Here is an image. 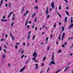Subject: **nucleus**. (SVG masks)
Returning a JSON list of instances; mask_svg holds the SVG:
<instances>
[{
	"mask_svg": "<svg viewBox=\"0 0 73 73\" xmlns=\"http://www.w3.org/2000/svg\"><path fill=\"white\" fill-rule=\"evenodd\" d=\"M54 56L53 54L52 55V60H53V59H54Z\"/></svg>",
	"mask_w": 73,
	"mask_h": 73,
	"instance_id": "nucleus-22",
	"label": "nucleus"
},
{
	"mask_svg": "<svg viewBox=\"0 0 73 73\" xmlns=\"http://www.w3.org/2000/svg\"><path fill=\"white\" fill-rule=\"evenodd\" d=\"M24 54H23L22 56H21V58H23L24 57Z\"/></svg>",
	"mask_w": 73,
	"mask_h": 73,
	"instance_id": "nucleus-37",
	"label": "nucleus"
},
{
	"mask_svg": "<svg viewBox=\"0 0 73 73\" xmlns=\"http://www.w3.org/2000/svg\"><path fill=\"white\" fill-rule=\"evenodd\" d=\"M62 47H63V48H65V46L64 44H62Z\"/></svg>",
	"mask_w": 73,
	"mask_h": 73,
	"instance_id": "nucleus-41",
	"label": "nucleus"
},
{
	"mask_svg": "<svg viewBox=\"0 0 73 73\" xmlns=\"http://www.w3.org/2000/svg\"><path fill=\"white\" fill-rule=\"evenodd\" d=\"M61 52V50H60L58 51V53H60Z\"/></svg>",
	"mask_w": 73,
	"mask_h": 73,
	"instance_id": "nucleus-32",
	"label": "nucleus"
},
{
	"mask_svg": "<svg viewBox=\"0 0 73 73\" xmlns=\"http://www.w3.org/2000/svg\"><path fill=\"white\" fill-rule=\"evenodd\" d=\"M14 23H15L14 22H13L12 24H11V27H13V25L14 24Z\"/></svg>",
	"mask_w": 73,
	"mask_h": 73,
	"instance_id": "nucleus-23",
	"label": "nucleus"
},
{
	"mask_svg": "<svg viewBox=\"0 0 73 73\" xmlns=\"http://www.w3.org/2000/svg\"><path fill=\"white\" fill-rule=\"evenodd\" d=\"M5 57V55L4 54H3L2 56V58H4Z\"/></svg>",
	"mask_w": 73,
	"mask_h": 73,
	"instance_id": "nucleus-13",
	"label": "nucleus"
},
{
	"mask_svg": "<svg viewBox=\"0 0 73 73\" xmlns=\"http://www.w3.org/2000/svg\"><path fill=\"white\" fill-rule=\"evenodd\" d=\"M49 68H48L46 72H48V71H49Z\"/></svg>",
	"mask_w": 73,
	"mask_h": 73,
	"instance_id": "nucleus-42",
	"label": "nucleus"
},
{
	"mask_svg": "<svg viewBox=\"0 0 73 73\" xmlns=\"http://www.w3.org/2000/svg\"><path fill=\"white\" fill-rule=\"evenodd\" d=\"M4 46L5 48H6V49H7V45L4 44Z\"/></svg>",
	"mask_w": 73,
	"mask_h": 73,
	"instance_id": "nucleus-15",
	"label": "nucleus"
},
{
	"mask_svg": "<svg viewBox=\"0 0 73 73\" xmlns=\"http://www.w3.org/2000/svg\"><path fill=\"white\" fill-rule=\"evenodd\" d=\"M35 8L36 9H38V7L37 6H36L35 7Z\"/></svg>",
	"mask_w": 73,
	"mask_h": 73,
	"instance_id": "nucleus-51",
	"label": "nucleus"
},
{
	"mask_svg": "<svg viewBox=\"0 0 73 73\" xmlns=\"http://www.w3.org/2000/svg\"><path fill=\"white\" fill-rule=\"evenodd\" d=\"M66 21H67V17H66L65 18V20L64 21L65 23H66Z\"/></svg>",
	"mask_w": 73,
	"mask_h": 73,
	"instance_id": "nucleus-6",
	"label": "nucleus"
},
{
	"mask_svg": "<svg viewBox=\"0 0 73 73\" xmlns=\"http://www.w3.org/2000/svg\"><path fill=\"white\" fill-rule=\"evenodd\" d=\"M52 35H51L50 38H52Z\"/></svg>",
	"mask_w": 73,
	"mask_h": 73,
	"instance_id": "nucleus-64",
	"label": "nucleus"
},
{
	"mask_svg": "<svg viewBox=\"0 0 73 73\" xmlns=\"http://www.w3.org/2000/svg\"><path fill=\"white\" fill-rule=\"evenodd\" d=\"M61 24V23H59V25H60Z\"/></svg>",
	"mask_w": 73,
	"mask_h": 73,
	"instance_id": "nucleus-63",
	"label": "nucleus"
},
{
	"mask_svg": "<svg viewBox=\"0 0 73 73\" xmlns=\"http://www.w3.org/2000/svg\"><path fill=\"white\" fill-rule=\"evenodd\" d=\"M29 37H30V35H28V40H29Z\"/></svg>",
	"mask_w": 73,
	"mask_h": 73,
	"instance_id": "nucleus-31",
	"label": "nucleus"
},
{
	"mask_svg": "<svg viewBox=\"0 0 73 73\" xmlns=\"http://www.w3.org/2000/svg\"><path fill=\"white\" fill-rule=\"evenodd\" d=\"M49 17H50V15H48L47 17V19H48V18H49Z\"/></svg>",
	"mask_w": 73,
	"mask_h": 73,
	"instance_id": "nucleus-29",
	"label": "nucleus"
},
{
	"mask_svg": "<svg viewBox=\"0 0 73 73\" xmlns=\"http://www.w3.org/2000/svg\"><path fill=\"white\" fill-rule=\"evenodd\" d=\"M29 24H31V21H30L29 22Z\"/></svg>",
	"mask_w": 73,
	"mask_h": 73,
	"instance_id": "nucleus-62",
	"label": "nucleus"
},
{
	"mask_svg": "<svg viewBox=\"0 0 73 73\" xmlns=\"http://www.w3.org/2000/svg\"><path fill=\"white\" fill-rule=\"evenodd\" d=\"M7 37H8V35H7V34H6L5 38H7Z\"/></svg>",
	"mask_w": 73,
	"mask_h": 73,
	"instance_id": "nucleus-48",
	"label": "nucleus"
},
{
	"mask_svg": "<svg viewBox=\"0 0 73 73\" xmlns=\"http://www.w3.org/2000/svg\"><path fill=\"white\" fill-rule=\"evenodd\" d=\"M58 15H59V16H60V17H61V15H60V14H59Z\"/></svg>",
	"mask_w": 73,
	"mask_h": 73,
	"instance_id": "nucleus-57",
	"label": "nucleus"
},
{
	"mask_svg": "<svg viewBox=\"0 0 73 73\" xmlns=\"http://www.w3.org/2000/svg\"><path fill=\"white\" fill-rule=\"evenodd\" d=\"M59 10H60V9H61V7L60 6L59 8Z\"/></svg>",
	"mask_w": 73,
	"mask_h": 73,
	"instance_id": "nucleus-45",
	"label": "nucleus"
},
{
	"mask_svg": "<svg viewBox=\"0 0 73 73\" xmlns=\"http://www.w3.org/2000/svg\"><path fill=\"white\" fill-rule=\"evenodd\" d=\"M51 62V64H54V65H55V64H56L55 63H54V62L53 61H52Z\"/></svg>",
	"mask_w": 73,
	"mask_h": 73,
	"instance_id": "nucleus-11",
	"label": "nucleus"
},
{
	"mask_svg": "<svg viewBox=\"0 0 73 73\" xmlns=\"http://www.w3.org/2000/svg\"><path fill=\"white\" fill-rule=\"evenodd\" d=\"M37 57V56L36 55H35V56L34 57V58H34V59H35V58H36Z\"/></svg>",
	"mask_w": 73,
	"mask_h": 73,
	"instance_id": "nucleus-38",
	"label": "nucleus"
},
{
	"mask_svg": "<svg viewBox=\"0 0 73 73\" xmlns=\"http://www.w3.org/2000/svg\"><path fill=\"white\" fill-rule=\"evenodd\" d=\"M25 66H24L23 68L22 69L23 70H24V69H25Z\"/></svg>",
	"mask_w": 73,
	"mask_h": 73,
	"instance_id": "nucleus-26",
	"label": "nucleus"
},
{
	"mask_svg": "<svg viewBox=\"0 0 73 73\" xmlns=\"http://www.w3.org/2000/svg\"><path fill=\"white\" fill-rule=\"evenodd\" d=\"M36 52H35L33 54V56H35L36 55Z\"/></svg>",
	"mask_w": 73,
	"mask_h": 73,
	"instance_id": "nucleus-17",
	"label": "nucleus"
},
{
	"mask_svg": "<svg viewBox=\"0 0 73 73\" xmlns=\"http://www.w3.org/2000/svg\"><path fill=\"white\" fill-rule=\"evenodd\" d=\"M3 40H4V39L2 38L1 39V41H3Z\"/></svg>",
	"mask_w": 73,
	"mask_h": 73,
	"instance_id": "nucleus-49",
	"label": "nucleus"
},
{
	"mask_svg": "<svg viewBox=\"0 0 73 73\" xmlns=\"http://www.w3.org/2000/svg\"><path fill=\"white\" fill-rule=\"evenodd\" d=\"M28 12H29V11L28 10H27L26 13H24L23 15V16H27V14H28Z\"/></svg>",
	"mask_w": 73,
	"mask_h": 73,
	"instance_id": "nucleus-2",
	"label": "nucleus"
},
{
	"mask_svg": "<svg viewBox=\"0 0 73 73\" xmlns=\"http://www.w3.org/2000/svg\"><path fill=\"white\" fill-rule=\"evenodd\" d=\"M70 56H72L73 55V54L71 53L70 54Z\"/></svg>",
	"mask_w": 73,
	"mask_h": 73,
	"instance_id": "nucleus-58",
	"label": "nucleus"
},
{
	"mask_svg": "<svg viewBox=\"0 0 73 73\" xmlns=\"http://www.w3.org/2000/svg\"><path fill=\"white\" fill-rule=\"evenodd\" d=\"M73 23L69 27V28H73Z\"/></svg>",
	"mask_w": 73,
	"mask_h": 73,
	"instance_id": "nucleus-4",
	"label": "nucleus"
},
{
	"mask_svg": "<svg viewBox=\"0 0 73 73\" xmlns=\"http://www.w3.org/2000/svg\"><path fill=\"white\" fill-rule=\"evenodd\" d=\"M45 28V25H43V29H44Z\"/></svg>",
	"mask_w": 73,
	"mask_h": 73,
	"instance_id": "nucleus-35",
	"label": "nucleus"
},
{
	"mask_svg": "<svg viewBox=\"0 0 73 73\" xmlns=\"http://www.w3.org/2000/svg\"><path fill=\"white\" fill-rule=\"evenodd\" d=\"M12 20H15V19L14 18H13Z\"/></svg>",
	"mask_w": 73,
	"mask_h": 73,
	"instance_id": "nucleus-61",
	"label": "nucleus"
},
{
	"mask_svg": "<svg viewBox=\"0 0 73 73\" xmlns=\"http://www.w3.org/2000/svg\"><path fill=\"white\" fill-rule=\"evenodd\" d=\"M3 3V0H2L0 4L2 5Z\"/></svg>",
	"mask_w": 73,
	"mask_h": 73,
	"instance_id": "nucleus-18",
	"label": "nucleus"
},
{
	"mask_svg": "<svg viewBox=\"0 0 73 73\" xmlns=\"http://www.w3.org/2000/svg\"><path fill=\"white\" fill-rule=\"evenodd\" d=\"M35 35H34L33 36V40L34 39H35Z\"/></svg>",
	"mask_w": 73,
	"mask_h": 73,
	"instance_id": "nucleus-33",
	"label": "nucleus"
},
{
	"mask_svg": "<svg viewBox=\"0 0 73 73\" xmlns=\"http://www.w3.org/2000/svg\"><path fill=\"white\" fill-rule=\"evenodd\" d=\"M23 70L22 69H21L19 71L20 72H23Z\"/></svg>",
	"mask_w": 73,
	"mask_h": 73,
	"instance_id": "nucleus-27",
	"label": "nucleus"
},
{
	"mask_svg": "<svg viewBox=\"0 0 73 73\" xmlns=\"http://www.w3.org/2000/svg\"><path fill=\"white\" fill-rule=\"evenodd\" d=\"M29 62V60H27L26 61V64H27Z\"/></svg>",
	"mask_w": 73,
	"mask_h": 73,
	"instance_id": "nucleus-24",
	"label": "nucleus"
},
{
	"mask_svg": "<svg viewBox=\"0 0 73 73\" xmlns=\"http://www.w3.org/2000/svg\"><path fill=\"white\" fill-rule=\"evenodd\" d=\"M73 23L69 27V28H73Z\"/></svg>",
	"mask_w": 73,
	"mask_h": 73,
	"instance_id": "nucleus-5",
	"label": "nucleus"
},
{
	"mask_svg": "<svg viewBox=\"0 0 73 73\" xmlns=\"http://www.w3.org/2000/svg\"><path fill=\"white\" fill-rule=\"evenodd\" d=\"M11 38L12 40H15V37H13V36H11Z\"/></svg>",
	"mask_w": 73,
	"mask_h": 73,
	"instance_id": "nucleus-8",
	"label": "nucleus"
},
{
	"mask_svg": "<svg viewBox=\"0 0 73 73\" xmlns=\"http://www.w3.org/2000/svg\"><path fill=\"white\" fill-rule=\"evenodd\" d=\"M3 50H4V52H5V53H6V52H7L6 51V50H5V49H4Z\"/></svg>",
	"mask_w": 73,
	"mask_h": 73,
	"instance_id": "nucleus-46",
	"label": "nucleus"
},
{
	"mask_svg": "<svg viewBox=\"0 0 73 73\" xmlns=\"http://www.w3.org/2000/svg\"><path fill=\"white\" fill-rule=\"evenodd\" d=\"M64 27H63V26L62 27V32H63V31H64Z\"/></svg>",
	"mask_w": 73,
	"mask_h": 73,
	"instance_id": "nucleus-10",
	"label": "nucleus"
},
{
	"mask_svg": "<svg viewBox=\"0 0 73 73\" xmlns=\"http://www.w3.org/2000/svg\"><path fill=\"white\" fill-rule=\"evenodd\" d=\"M13 13V11H11V12L9 14L10 15H11Z\"/></svg>",
	"mask_w": 73,
	"mask_h": 73,
	"instance_id": "nucleus-44",
	"label": "nucleus"
},
{
	"mask_svg": "<svg viewBox=\"0 0 73 73\" xmlns=\"http://www.w3.org/2000/svg\"><path fill=\"white\" fill-rule=\"evenodd\" d=\"M54 1H52L51 3V6L52 7L53 9H54Z\"/></svg>",
	"mask_w": 73,
	"mask_h": 73,
	"instance_id": "nucleus-1",
	"label": "nucleus"
},
{
	"mask_svg": "<svg viewBox=\"0 0 73 73\" xmlns=\"http://www.w3.org/2000/svg\"><path fill=\"white\" fill-rule=\"evenodd\" d=\"M35 15H36V13H34V14H33V15H32V17H34V16H35Z\"/></svg>",
	"mask_w": 73,
	"mask_h": 73,
	"instance_id": "nucleus-14",
	"label": "nucleus"
},
{
	"mask_svg": "<svg viewBox=\"0 0 73 73\" xmlns=\"http://www.w3.org/2000/svg\"><path fill=\"white\" fill-rule=\"evenodd\" d=\"M49 49H50V47H49V46H48L47 48V50H49Z\"/></svg>",
	"mask_w": 73,
	"mask_h": 73,
	"instance_id": "nucleus-21",
	"label": "nucleus"
},
{
	"mask_svg": "<svg viewBox=\"0 0 73 73\" xmlns=\"http://www.w3.org/2000/svg\"><path fill=\"white\" fill-rule=\"evenodd\" d=\"M15 48L16 49H17V46H15Z\"/></svg>",
	"mask_w": 73,
	"mask_h": 73,
	"instance_id": "nucleus-53",
	"label": "nucleus"
},
{
	"mask_svg": "<svg viewBox=\"0 0 73 73\" xmlns=\"http://www.w3.org/2000/svg\"><path fill=\"white\" fill-rule=\"evenodd\" d=\"M29 27H30V26H29V25H28L27 26V29H29Z\"/></svg>",
	"mask_w": 73,
	"mask_h": 73,
	"instance_id": "nucleus-34",
	"label": "nucleus"
},
{
	"mask_svg": "<svg viewBox=\"0 0 73 73\" xmlns=\"http://www.w3.org/2000/svg\"><path fill=\"white\" fill-rule=\"evenodd\" d=\"M24 52V51L23 50H22L21 52V54H23V52Z\"/></svg>",
	"mask_w": 73,
	"mask_h": 73,
	"instance_id": "nucleus-50",
	"label": "nucleus"
},
{
	"mask_svg": "<svg viewBox=\"0 0 73 73\" xmlns=\"http://www.w3.org/2000/svg\"><path fill=\"white\" fill-rule=\"evenodd\" d=\"M66 12L67 15H68V16H69V13H68V12L67 11H66Z\"/></svg>",
	"mask_w": 73,
	"mask_h": 73,
	"instance_id": "nucleus-9",
	"label": "nucleus"
},
{
	"mask_svg": "<svg viewBox=\"0 0 73 73\" xmlns=\"http://www.w3.org/2000/svg\"><path fill=\"white\" fill-rule=\"evenodd\" d=\"M5 16L4 15L3 17V19H5Z\"/></svg>",
	"mask_w": 73,
	"mask_h": 73,
	"instance_id": "nucleus-39",
	"label": "nucleus"
},
{
	"mask_svg": "<svg viewBox=\"0 0 73 73\" xmlns=\"http://www.w3.org/2000/svg\"><path fill=\"white\" fill-rule=\"evenodd\" d=\"M2 49V48H1V47H0V51H1V50Z\"/></svg>",
	"mask_w": 73,
	"mask_h": 73,
	"instance_id": "nucleus-59",
	"label": "nucleus"
},
{
	"mask_svg": "<svg viewBox=\"0 0 73 73\" xmlns=\"http://www.w3.org/2000/svg\"><path fill=\"white\" fill-rule=\"evenodd\" d=\"M48 7H47L46 9V15H48L49 13H48Z\"/></svg>",
	"mask_w": 73,
	"mask_h": 73,
	"instance_id": "nucleus-3",
	"label": "nucleus"
},
{
	"mask_svg": "<svg viewBox=\"0 0 73 73\" xmlns=\"http://www.w3.org/2000/svg\"><path fill=\"white\" fill-rule=\"evenodd\" d=\"M20 44V43L19 42L18 43H16V44L17 45H18V44Z\"/></svg>",
	"mask_w": 73,
	"mask_h": 73,
	"instance_id": "nucleus-52",
	"label": "nucleus"
},
{
	"mask_svg": "<svg viewBox=\"0 0 73 73\" xmlns=\"http://www.w3.org/2000/svg\"><path fill=\"white\" fill-rule=\"evenodd\" d=\"M46 42H48V37H47L46 38Z\"/></svg>",
	"mask_w": 73,
	"mask_h": 73,
	"instance_id": "nucleus-36",
	"label": "nucleus"
},
{
	"mask_svg": "<svg viewBox=\"0 0 73 73\" xmlns=\"http://www.w3.org/2000/svg\"><path fill=\"white\" fill-rule=\"evenodd\" d=\"M32 60H34L35 61V62H37V60H36V59L35 58L34 59V58H33Z\"/></svg>",
	"mask_w": 73,
	"mask_h": 73,
	"instance_id": "nucleus-12",
	"label": "nucleus"
},
{
	"mask_svg": "<svg viewBox=\"0 0 73 73\" xmlns=\"http://www.w3.org/2000/svg\"><path fill=\"white\" fill-rule=\"evenodd\" d=\"M45 58H46V57H44V58H43V61H44V60H45Z\"/></svg>",
	"mask_w": 73,
	"mask_h": 73,
	"instance_id": "nucleus-40",
	"label": "nucleus"
},
{
	"mask_svg": "<svg viewBox=\"0 0 73 73\" xmlns=\"http://www.w3.org/2000/svg\"><path fill=\"white\" fill-rule=\"evenodd\" d=\"M1 21H2L4 22V20H3V19H2L1 20Z\"/></svg>",
	"mask_w": 73,
	"mask_h": 73,
	"instance_id": "nucleus-60",
	"label": "nucleus"
},
{
	"mask_svg": "<svg viewBox=\"0 0 73 73\" xmlns=\"http://www.w3.org/2000/svg\"><path fill=\"white\" fill-rule=\"evenodd\" d=\"M36 67L35 68H38V64H36Z\"/></svg>",
	"mask_w": 73,
	"mask_h": 73,
	"instance_id": "nucleus-19",
	"label": "nucleus"
},
{
	"mask_svg": "<svg viewBox=\"0 0 73 73\" xmlns=\"http://www.w3.org/2000/svg\"><path fill=\"white\" fill-rule=\"evenodd\" d=\"M71 24H72V23H73V20H71Z\"/></svg>",
	"mask_w": 73,
	"mask_h": 73,
	"instance_id": "nucleus-54",
	"label": "nucleus"
},
{
	"mask_svg": "<svg viewBox=\"0 0 73 73\" xmlns=\"http://www.w3.org/2000/svg\"><path fill=\"white\" fill-rule=\"evenodd\" d=\"M24 8H25V7H23L22 10V12H23L24 11Z\"/></svg>",
	"mask_w": 73,
	"mask_h": 73,
	"instance_id": "nucleus-30",
	"label": "nucleus"
},
{
	"mask_svg": "<svg viewBox=\"0 0 73 73\" xmlns=\"http://www.w3.org/2000/svg\"><path fill=\"white\" fill-rule=\"evenodd\" d=\"M56 25H54V28H56Z\"/></svg>",
	"mask_w": 73,
	"mask_h": 73,
	"instance_id": "nucleus-56",
	"label": "nucleus"
},
{
	"mask_svg": "<svg viewBox=\"0 0 73 73\" xmlns=\"http://www.w3.org/2000/svg\"><path fill=\"white\" fill-rule=\"evenodd\" d=\"M37 17H36L35 18V22H36V20H37Z\"/></svg>",
	"mask_w": 73,
	"mask_h": 73,
	"instance_id": "nucleus-25",
	"label": "nucleus"
},
{
	"mask_svg": "<svg viewBox=\"0 0 73 73\" xmlns=\"http://www.w3.org/2000/svg\"><path fill=\"white\" fill-rule=\"evenodd\" d=\"M31 33V31H29V34H30Z\"/></svg>",
	"mask_w": 73,
	"mask_h": 73,
	"instance_id": "nucleus-55",
	"label": "nucleus"
},
{
	"mask_svg": "<svg viewBox=\"0 0 73 73\" xmlns=\"http://www.w3.org/2000/svg\"><path fill=\"white\" fill-rule=\"evenodd\" d=\"M11 16V15H10L9 14V15H8V18H9V17Z\"/></svg>",
	"mask_w": 73,
	"mask_h": 73,
	"instance_id": "nucleus-47",
	"label": "nucleus"
},
{
	"mask_svg": "<svg viewBox=\"0 0 73 73\" xmlns=\"http://www.w3.org/2000/svg\"><path fill=\"white\" fill-rule=\"evenodd\" d=\"M9 7L10 8H11V2L9 3Z\"/></svg>",
	"mask_w": 73,
	"mask_h": 73,
	"instance_id": "nucleus-7",
	"label": "nucleus"
},
{
	"mask_svg": "<svg viewBox=\"0 0 73 73\" xmlns=\"http://www.w3.org/2000/svg\"><path fill=\"white\" fill-rule=\"evenodd\" d=\"M68 68H69L68 66L67 67L65 70H64V72H65V71L66 70L68 69Z\"/></svg>",
	"mask_w": 73,
	"mask_h": 73,
	"instance_id": "nucleus-16",
	"label": "nucleus"
},
{
	"mask_svg": "<svg viewBox=\"0 0 73 73\" xmlns=\"http://www.w3.org/2000/svg\"><path fill=\"white\" fill-rule=\"evenodd\" d=\"M27 24H28V23H27V22H25V26H27Z\"/></svg>",
	"mask_w": 73,
	"mask_h": 73,
	"instance_id": "nucleus-43",
	"label": "nucleus"
},
{
	"mask_svg": "<svg viewBox=\"0 0 73 73\" xmlns=\"http://www.w3.org/2000/svg\"><path fill=\"white\" fill-rule=\"evenodd\" d=\"M60 69H59L57 71H56L55 73H57L58 72H60Z\"/></svg>",
	"mask_w": 73,
	"mask_h": 73,
	"instance_id": "nucleus-20",
	"label": "nucleus"
},
{
	"mask_svg": "<svg viewBox=\"0 0 73 73\" xmlns=\"http://www.w3.org/2000/svg\"><path fill=\"white\" fill-rule=\"evenodd\" d=\"M65 33H63L62 37H64V36H65Z\"/></svg>",
	"mask_w": 73,
	"mask_h": 73,
	"instance_id": "nucleus-28",
	"label": "nucleus"
}]
</instances>
